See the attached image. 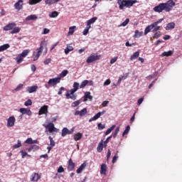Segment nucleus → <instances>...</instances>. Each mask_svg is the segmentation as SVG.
<instances>
[{
	"mask_svg": "<svg viewBox=\"0 0 182 182\" xmlns=\"http://www.w3.org/2000/svg\"><path fill=\"white\" fill-rule=\"evenodd\" d=\"M117 61V57H114V58H112L110 60V63L111 65H113V63H116Z\"/></svg>",
	"mask_w": 182,
	"mask_h": 182,
	"instance_id": "obj_63",
	"label": "nucleus"
},
{
	"mask_svg": "<svg viewBox=\"0 0 182 182\" xmlns=\"http://www.w3.org/2000/svg\"><path fill=\"white\" fill-rule=\"evenodd\" d=\"M82 137H83V134H82V133H80V132H78V133L74 134V140L75 141L80 140V139H82Z\"/></svg>",
	"mask_w": 182,
	"mask_h": 182,
	"instance_id": "obj_26",
	"label": "nucleus"
},
{
	"mask_svg": "<svg viewBox=\"0 0 182 182\" xmlns=\"http://www.w3.org/2000/svg\"><path fill=\"white\" fill-rule=\"evenodd\" d=\"M29 53V50H24L23 52L20 54L23 58H26L28 56V54Z\"/></svg>",
	"mask_w": 182,
	"mask_h": 182,
	"instance_id": "obj_44",
	"label": "nucleus"
},
{
	"mask_svg": "<svg viewBox=\"0 0 182 182\" xmlns=\"http://www.w3.org/2000/svg\"><path fill=\"white\" fill-rule=\"evenodd\" d=\"M80 105V100H77L75 101L74 102L72 103L71 106L72 107H77Z\"/></svg>",
	"mask_w": 182,
	"mask_h": 182,
	"instance_id": "obj_49",
	"label": "nucleus"
},
{
	"mask_svg": "<svg viewBox=\"0 0 182 182\" xmlns=\"http://www.w3.org/2000/svg\"><path fill=\"white\" fill-rule=\"evenodd\" d=\"M130 22L129 18H127L122 23L119 25V26H127V25Z\"/></svg>",
	"mask_w": 182,
	"mask_h": 182,
	"instance_id": "obj_53",
	"label": "nucleus"
},
{
	"mask_svg": "<svg viewBox=\"0 0 182 182\" xmlns=\"http://www.w3.org/2000/svg\"><path fill=\"white\" fill-rule=\"evenodd\" d=\"M66 99H72V100H76L77 95L75 94H69V92H67L66 95Z\"/></svg>",
	"mask_w": 182,
	"mask_h": 182,
	"instance_id": "obj_23",
	"label": "nucleus"
},
{
	"mask_svg": "<svg viewBox=\"0 0 182 182\" xmlns=\"http://www.w3.org/2000/svg\"><path fill=\"white\" fill-rule=\"evenodd\" d=\"M48 41H43L41 43L40 48L36 49V55L37 56H41L42 54V52L43 50V48H46V53L48 52Z\"/></svg>",
	"mask_w": 182,
	"mask_h": 182,
	"instance_id": "obj_3",
	"label": "nucleus"
},
{
	"mask_svg": "<svg viewBox=\"0 0 182 182\" xmlns=\"http://www.w3.org/2000/svg\"><path fill=\"white\" fill-rule=\"evenodd\" d=\"M85 168H86V163L82 164L79 167V168L77 169L76 171L77 174H80V173H82V171H83Z\"/></svg>",
	"mask_w": 182,
	"mask_h": 182,
	"instance_id": "obj_22",
	"label": "nucleus"
},
{
	"mask_svg": "<svg viewBox=\"0 0 182 182\" xmlns=\"http://www.w3.org/2000/svg\"><path fill=\"white\" fill-rule=\"evenodd\" d=\"M107 170V167L106 166V164H102L101 166V174H106Z\"/></svg>",
	"mask_w": 182,
	"mask_h": 182,
	"instance_id": "obj_35",
	"label": "nucleus"
},
{
	"mask_svg": "<svg viewBox=\"0 0 182 182\" xmlns=\"http://www.w3.org/2000/svg\"><path fill=\"white\" fill-rule=\"evenodd\" d=\"M141 36H143V32H140V31L136 30L134 38H140Z\"/></svg>",
	"mask_w": 182,
	"mask_h": 182,
	"instance_id": "obj_41",
	"label": "nucleus"
},
{
	"mask_svg": "<svg viewBox=\"0 0 182 182\" xmlns=\"http://www.w3.org/2000/svg\"><path fill=\"white\" fill-rule=\"evenodd\" d=\"M22 87H23V85L19 84V85L14 89V90H16V92H18V91H19L20 90H21Z\"/></svg>",
	"mask_w": 182,
	"mask_h": 182,
	"instance_id": "obj_58",
	"label": "nucleus"
},
{
	"mask_svg": "<svg viewBox=\"0 0 182 182\" xmlns=\"http://www.w3.org/2000/svg\"><path fill=\"white\" fill-rule=\"evenodd\" d=\"M15 60H16V63L19 65V63L23 61V57L21 54H18V55L15 58Z\"/></svg>",
	"mask_w": 182,
	"mask_h": 182,
	"instance_id": "obj_32",
	"label": "nucleus"
},
{
	"mask_svg": "<svg viewBox=\"0 0 182 182\" xmlns=\"http://www.w3.org/2000/svg\"><path fill=\"white\" fill-rule=\"evenodd\" d=\"M58 15H59V13H58V11H54L50 13L49 17L50 18H57V16H58Z\"/></svg>",
	"mask_w": 182,
	"mask_h": 182,
	"instance_id": "obj_37",
	"label": "nucleus"
},
{
	"mask_svg": "<svg viewBox=\"0 0 182 182\" xmlns=\"http://www.w3.org/2000/svg\"><path fill=\"white\" fill-rule=\"evenodd\" d=\"M15 25L16 24L14 23H9L6 26H4L3 29H4V31H11V30L14 29V27L15 26Z\"/></svg>",
	"mask_w": 182,
	"mask_h": 182,
	"instance_id": "obj_21",
	"label": "nucleus"
},
{
	"mask_svg": "<svg viewBox=\"0 0 182 182\" xmlns=\"http://www.w3.org/2000/svg\"><path fill=\"white\" fill-rule=\"evenodd\" d=\"M48 109H49V107L48 105H44L41 107L38 112V116H42V114H45L46 117H48Z\"/></svg>",
	"mask_w": 182,
	"mask_h": 182,
	"instance_id": "obj_6",
	"label": "nucleus"
},
{
	"mask_svg": "<svg viewBox=\"0 0 182 182\" xmlns=\"http://www.w3.org/2000/svg\"><path fill=\"white\" fill-rule=\"evenodd\" d=\"M10 47L11 46L8 43L2 45L0 46V52H4V50H6V49H9Z\"/></svg>",
	"mask_w": 182,
	"mask_h": 182,
	"instance_id": "obj_30",
	"label": "nucleus"
},
{
	"mask_svg": "<svg viewBox=\"0 0 182 182\" xmlns=\"http://www.w3.org/2000/svg\"><path fill=\"white\" fill-rule=\"evenodd\" d=\"M38 19V16L35 14L30 15L26 18V21H36Z\"/></svg>",
	"mask_w": 182,
	"mask_h": 182,
	"instance_id": "obj_29",
	"label": "nucleus"
},
{
	"mask_svg": "<svg viewBox=\"0 0 182 182\" xmlns=\"http://www.w3.org/2000/svg\"><path fill=\"white\" fill-rule=\"evenodd\" d=\"M111 82L112 81H110V79H108L104 82V86H109V85H110Z\"/></svg>",
	"mask_w": 182,
	"mask_h": 182,
	"instance_id": "obj_64",
	"label": "nucleus"
},
{
	"mask_svg": "<svg viewBox=\"0 0 182 182\" xmlns=\"http://www.w3.org/2000/svg\"><path fill=\"white\" fill-rule=\"evenodd\" d=\"M73 89L75 91L77 92V90H79V87H80V85H79V82H75L73 83Z\"/></svg>",
	"mask_w": 182,
	"mask_h": 182,
	"instance_id": "obj_36",
	"label": "nucleus"
},
{
	"mask_svg": "<svg viewBox=\"0 0 182 182\" xmlns=\"http://www.w3.org/2000/svg\"><path fill=\"white\" fill-rule=\"evenodd\" d=\"M140 53L139 51L135 52L132 55H131V60H134V59L137 58L139 56Z\"/></svg>",
	"mask_w": 182,
	"mask_h": 182,
	"instance_id": "obj_39",
	"label": "nucleus"
},
{
	"mask_svg": "<svg viewBox=\"0 0 182 182\" xmlns=\"http://www.w3.org/2000/svg\"><path fill=\"white\" fill-rule=\"evenodd\" d=\"M24 106H32V100L28 99L27 101L25 102Z\"/></svg>",
	"mask_w": 182,
	"mask_h": 182,
	"instance_id": "obj_52",
	"label": "nucleus"
},
{
	"mask_svg": "<svg viewBox=\"0 0 182 182\" xmlns=\"http://www.w3.org/2000/svg\"><path fill=\"white\" fill-rule=\"evenodd\" d=\"M72 50H73V47L70 45H67V48L65 49L64 52L65 55H68V53H69V52H72Z\"/></svg>",
	"mask_w": 182,
	"mask_h": 182,
	"instance_id": "obj_34",
	"label": "nucleus"
},
{
	"mask_svg": "<svg viewBox=\"0 0 182 182\" xmlns=\"http://www.w3.org/2000/svg\"><path fill=\"white\" fill-rule=\"evenodd\" d=\"M15 117H9L7 119V127H14V126H15Z\"/></svg>",
	"mask_w": 182,
	"mask_h": 182,
	"instance_id": "obj_10",
	"label": "nucleus"
},
{
	"mask_svg": "<svg viewBox=\"0 0 182 182\" xmlns=\"http://www.w3.org/2000/svg\"><path fill=\"white\" fill-rule=\"evenodd\" d=\"M36 150H39V146L37 145H31L28 149V151L31 152V151H36Z\"/></svg>",
	"mask_w": 182,
	"mask_h": 182,
	"instance_id": "obj_28",
	"label": "nucleus"
},
{
	"mask_svg": "<svg viewBox=\"0 0 182 182\" xmlns=\"http://www.w3.org/2000/svg\"><path fill=\"white\" fill-rule=\"evenodd\" d=\"M48 139L50 140V146H51V147H55V141L53 140V138L49 136Z\"/></svg>",
	"mask_w": 182,
	"mask_h": 182,
	"instance_id": "obj_51",
	"label": "nucleus"
},
{
	"mask_svg": "<svg viewBox=\"0 0 182 182\" xmlns=\"http://www.w3.org/2000/svg\"><path fill=\"white\" fill-rule=\"evenodd\" d=\"M20 153L21 154L22 159H25V157H26V156L28 157H31V155L28 154V152H26V151H21Z\"/></svg>",
	"mask_w": 182,
	"mask_h": 182,
	"instance_id": "obj_46",
	"label": "nucleus"
},
{
	"mask_svg": "<svg viewBox=\"0 0 182 182\" xmlns=\"http://www.w3.org/2000/svg\"><path fill=\"white\" fill-rule=\"evenodd\" d=\"M61 79L60 77L50 79L48 82V86H56L58 83H60Z\"/></svg>",
	"mask_w": 182,
	"mask_h": 182,
	"instance_id": "obj_5",
	"label": "nucleus"
},
{
	"mask_svg": "<svg viewBox=\"0 0 182 182\" xmlns=\"http://www.w3.org/2000/svg\"><path fill=\"white\" fill-rule=\"evenodd\" d=\"M105 113H106V111L103 110L102 112H99L98 113H97L93 117L90 118L89 119V122H95V120H97V119H99V117H100V116H103V114H105Z\"/></svg>",
	"mask_w": 182,
	"mask_h": 182,
	"instance_id": "obj_11",
	"label": "nucleus"
},
{
	"mask_svg": "<svg viewBox=\"0 0 182 182\" xmlns=\"http://www.w3.org/2000/svg\"><path fill=\"white\" fill-rule=\"evenodd\" d=\"M75 29H76V26H73L69 28V31L68 33V36H70L75 33Z\"/></svg>",
	"mask_w": 182,
	"mask_h": 182,
	"instance_id": "obj_31",
	"label": "nucleus"
},
{
	"mask_svg": "<svg viewBox=\"0 0 182 182\" xmlns=\"http://www.w3.org/2000/svg\"><path fill=\"white\" fill-rule=\"evenodd\" d=\"M176 28V23L171 22L166 24L165 27L166 31H171V29H174Z\"/></svg>",
	"mask_w": 182,
	"mask_h": 182,
	"instance_id": "obj_18",
	"label": "nucleus"
},
{
	"mask_svg": "<svg viewBox=\"0 0 182 182\" xmlns=\"http://www.w3.org/2000/svg\"><path fill=\"white\" fill-rule=\"evenodd\" d=\"M87 100H89L90 102H92V100H93V96L90 95V92H85L83 102H87Z\"/></svg>",
	"mask_w": 182,
	"mask_h": 182,
	"instance_id": "obj_14",
	"label": "nucleus"
},
{
	"mask_svg": "<svg viewBox=\"0 0 182 182\" xmlns=\"http://www.w3.org/2000/svg\"><path fill=\"white\" fill-rule=\"evenodd\" d=\"M43 126L46 129H48V132L50 133H53V132L56 131V127H55V124L53 123L49 122L48 124H43Z\"/></svg>",
	"mask_w": 182,
	"mask_h": 182,
	"instance_id": "obj_7",
	"label": "nucleus"
},
{
	"mask_svg": "<svg viewBox=\"0 0 182 182\" xmlns=\"http://www.w3.org/2000/svg\"><path fill=\"white\" fill-rule=\"evenodd\" d=\"M22 146V143L21 142V140H18L17 141V144H14L13 146V149H19V147H21Z\"/></svg>",
	"mask_w": 182,
	"mask_h": 182,
	"instance_id": "obj_43",
	"label": "nucleus"
},
{
	"mask_svg": "<svg viewBox=\"0 0 182 182\" xmlns=\"http://www.w3.org/2000/svg\"><path fill=\"white\" fill-rule=\"evenodd\" d=\"M97 150L98 153H102V151H103V140H101V141L99 143Z\"/></svg>",
	"mask_w": 182,
	"mask_h": 182,
	"instance_id": "obj_27",
	"label": "nucleus"
},
{
	"mask_svg": "<svg viewBox=\"0 0 182 182\" xmlns=\"http://www.w3.org/2000/svg\"><path fill=\"white\" fill-rule=\"evenodd\" d=\"M75 132V128H72L69 130L67 127H64L62 129L61 136L62 137H65V136H68V134H72Z\"/></svg>",
	"mask_w": 182,
	"mask_h": 182,
	"instance_id": "obj_8",
	"label": "nucleus"
},
{
	"mask_svg": "<svg viewBox=\"0 0 182 182\" xmlns=\"http://www.w3.org/2000/svg\"><path fill=\"white\" fill-rule=\"evenodd\" d=\"M36 90H38V85L30 86L26 89V92L28 93H35Z\"/></svg>",
	"mask_w": 182,
	"mask_h": 182,
	"instance_id": "obj_17",
	"label": "nucleus"
},
{
	"mask_svg": "<svg viewBox=\"0 0 182 182\" xmlns=\"http://www.w3.org/2000/svg\"><path fill=\"white\" fill-rule=\"evenodd\" d=\"M160 29V26H156L155 27H154L151 31L152 32H157V31H159Z\"/></svg>",
	"mask_w": 182,
	"mask_h": 182,
	"instance_id": "obj_61",
	"label": "nucleus"
},
{
	"mask_svg": "<svg viewBox=\"0 0 182 182\" xmlns=\"http://www.w3.org/2000/svg\"><path fill=\"white\" fill-rule=\"evenodd\" d=\"M14 8L17 11H21L22 8H23V0H18L17 2L14 4Z\"/></svg>",
	"mask_w": 182,
	"mask_h": 182,
	"instance_id": "obj_13",
	"label": "nucleus"
},
{
	"mask_svg": "<svg viewBox=\"0 0 182 182\" xmlns=\"http://www.w3.org/2000/svg\"><path fill=\"white\" fill-rule=\"evenodd\" d=\"M39 2H42V0H29V5H36V4H39Z\"/></svg>",
	"mask_w": 182,
	"mask_h": 182,
	"instance_id": "obj_38",
	"label": "nucleus"
},
{
	"mask_svg": "<svg viewBox=\"0 0 182 182\" xmlns=\"http://www.w3.org/2000/svg\"><path fill=\"white\" fill-rule=\"evenodd\" d=\"M41 178V176H39V173H33V175H31V181H38V180H39Z\"/></svg>",
	"mask_w": 182,
	"mask_h": 182,
	"instance_id": "obj_20",
	"label": "nucleus"
},
{
	"mask_svg": "<svg viewBox=\"0 0 182 182\" xmlns=\"http://www.w3.org/2000/svg\"><path fill=\"white\" fill-rule=\"evenodd\" d=\"M68 73H69V71H68V70H64L61 72V73L60 74V77H65Z\"/></svg>",
	"mask_w": 182,
	"mask_h": 182,
	"instance_id": "obj_47",
	"label": "nucleus"
},
{
	"mask_svg": "<svg viewBox=\"0 0 182 182\" xmlns=\"http://www.w3.org/2000/svg\"><path fill=\"white\" fill-rule=\"evenodd\" d=\"M157 76V72H155L153 75H149L148 78L149 79H154Z\"/></svg>",
	"mask_w": 182,
	"mask_h": 182,
	"instance_id": "obj_62",
	"label": "nucleus"
},
{
	"mask_svg": "<svg viewBox=\"0 0 182 182\" xmlns=\"http://www.w3.org/2000/svg\"><path fill=\"white\" fill-rule=\"evenodd\" d=\"M174 52L173 50H169L168 52H164L161 54V56H171Z\"/></svg>",
	"mask_w": 182,
	"mask_h": 182,
	"instance_id": "obj_40",
	"label": "nucleus"
},
{
	"mask_svg": "<svg viewBox=\"0 0 182 182\" xmlns=\"http://www.w3.org/2000/svg\"><path fill=\"white\" fill-rule=\"evenodd\" d=\"M119 8L121 10L125 8H132L134 4H137V0H117Z\"/></svg>",
	"mask_w": 182,
	"mask_h": 182,
	"instance_id": "obj_2",
	"label": "nucleus"
},
{
	"mask_svg": "<svg viewBox=\"0 0 182 182\" xmlns=\"http://www.w3.org/2000/svg\"><path fill=\"white\" fill-rule=\"evenodd\" d=\"M114 127H116V125H112L109 129H108L105 132V135L107 136V134H110V133H112L114 129Z\"/></svg>",
	"mask_w": 182,
	"mask_h": 182,
	"instance_id": "obj_42",
	"label": "nucleus"
},
{
	"mask_svg": "<svg viewBox=\"0 0 182 182\" xmlns=\"http://www.w3.org/2000/svg\"><path fill=\"white\" fill-rule=\"evenodd\" d=\"M87 114V109L84 108L80 111L76 110L74 113V115L75 116H80V117H83V116H86Z\"/></svg>",
	"mask_w": 182,
	"mask_h": 182,
	"instance_id": "obj_9",
	"label": "nucleus"
},
{
	"mask_svg": "<svg viewBox=\"0 0 182 182\" xmlns=\"http://www.w3.org/2000/svg\"><path fill=\"white\" fill-rule=\"evenodd\" d=\"M58 173H65V168H63V166H60L58 169Z\"/></svg>",
	"mask_w": 182,
	"mask_h": 182,
	"instance_id": "obj_59",
	"label": "nucleus"
},
{
	"mask_svg": "<svg viewBox=\"0 0 182 182\" xmlns=\"http://www.w3.org/2000/svg\"><path fill=\"white\" fill-rule=\"evenodd\" d=\"M90 28H92V26H87V27L84 29V31L82 32V35L86 36V35H87V33H89V29H90Z\"/></svg>",
	"mask_w": 182,
	"mask_h": 182,
	"instance_id": "obj_45",
	"label": "nucleus"
},
{
	"mask_svg": "<svg viewBox=\"0 0 182 182\" xmlns=\"http://www.w3.org/2000/svg\"><path fill=\"white\" fill-rule=\"evenodd\" d=\"M20 31H21V28H19V27H16V28H14L11 31V33H12V34H14V33H18V32H20Z\"/></svg>",
	"mask_w": 182,
	"mask_h": 182,
	"instance_id": "obj_48",
	"label": "nucleus"
},
{
	"mask_svg": "<svg viewBox=\"0 0 182 182\" xmlns=\"http://www.w3.org/2000/svg\"><path fill=\"white\" fill-rule=\"evenodd\" d=\"M96 21H97V17H92L87 21V26H91V25L95 23Z\"/></svg>",
	"mask_w": 182,
	"mask_h": 182,
	"instance_id": "obj_24",
	"label": "nucleus"
},
{
	"mask_svg": "<svg viewBox=\"0 0 182 182\" xmlns=\"http://www.w3.org/2000/svg\"><path fill=\"white\" fill-rule=\"evenodd\" d=\"M162 21H164V18H161V19L158 20L157 21L153 23L152 24L146 26L144 30V35H147V33H149L150 32V31H151V29H153V28H155V26H157V25H159V23H161Z\"/></svg>",
	"mask_w": 182,
	"mask_h": 182,
	"instance_id": "obj_4",
	"label": "nucleus"
},
{
	"mask_svg": "<svg viewBox=\"0 0 182 182\" xmlns=\"http://www.w3.org/2000/svg\"><path fill=\"white\" fill-rule=\"evenodd\" d=\"M112 139V136H108L106 140L104 141V146L106 147L107 146V144L109 143V141Z\"/></svg>",
	"mask_w": 182,
	"mask_h": 182,
	"instance_id": "obj_56",
	"label": "nucleus"
},
{
	"mask_svg": "<svg viewBox=\"0 0 182 182\" xmlns=\"http://www.w3.org/2000/svg\"><path fill=\"white\" fill-rule=\"evenodd\" d=\"M130 131V126H127L125 129V130L124 131V132L122 133V135L124 136L125 134H127V133H129V132Z\"/></svg>",
	"mask_w": 182,
	"mask_h": 182,
	"instance_id": "obj_54",
	"label": "nucleus"
},
{
	"mask_svg": "<svg viewBox=\"0 0 182 182\" xmlns=\"http://www.w3.org/2000/svg\"><path fill=\"white\" fill-rule=\"evenodd\" d=\"M98 129L99 130H103L106 127V125L102 124V123L98 124Z\"/></svg>",
	"mask_w": 182,
	"mask_h": 182,
	"instance_id": "obj_57",
	"label": "nucleus"
},
{
	"mask_svg": "<svg viewBox=\"0 0 182 182\" xmlns=\"http://www.w3.org/2000/svg\"><path fill=\"white\" fill-rule=\"evenodd\" d=\"M161 36V32L158 31L156 33H154L153 38L154 39H158V38H160Z\"/></svg>",
	"mask_w": 182,
	"mask_h": 182,
	"instance_id": "obj_50",
	"label": "nucleus"
},
{
	"mask_svg": "<svg viewBox=\"0 0 182 182\" xmlns=\"http://www.w3.org/2000/svg\"><path fill=\"white\" fill-rule=\"evenodd\" d=\"M100 58L99 55H91L87 58V63H92V62H95V60H99Z\"/></svg>",
	"mask_w": 182,
	"mask_h": 182,
	"instance_id": "obj_12",
	"label": "nucleus"
},
{
	"mask_svg": "<svg viewBox=\"0 0 182 182\" xmlns=\"http://www.w3.org/2000/svg\"><path fill=\"white\" fill-rule=\"evenodd\" d=\"M119 132H120V128L119 127H117L114 134H113V137L114 139L116 138V136H117V133H119Z\"/></svg>",
	"mask_w": 182,
	"mask_h": 182,
	"instance_id": "obj_55",
	"label": "nucleus"
},
{
	"mask_svg": "<svg viewBox=\"0 0 182 182\" xmlns=\"http://www.w3.org/2000/svg\"><path fill=\"white\" fill-rule=\"evenodd\" d=\"M87 85H89V80H83L80 85V89H83V87H86Z\"/></svg>",
	"mask_w": 182,
	"mask_h": 182,
	"instance_id": "obj_33",
	"label": "nucleus"
},
{
	"mask_svg": "<svg viewBox=\"0 0 182 182\" xmlns=\"http://www.w3.org/2000/svg\"><path fill=\"white\" fill-rule=\"evenodd\" d=\"M20 113L23 114H27L28 116H32V111L31 109H28V108H20Z\"/></svg>",
	"mask_w": 182,
	"mask_h": 182,
	"instance_id": "obj_15",
	"label": "nucleus"
},
{
	"mask_svg": "<svg viewBox=\"0 0 182 182\" xmlns=\"http://www.w3.org/2000/svg\"><path fill=\"white\" fill-rule=\"evenodd\" d=\"M25 143H26V144H38V143H39V141L37 139L33 140V139H32V138H28L25 141Z\"/></svg>",
	"mask_w": 182,
	"mask_h": 182,
	"instance_id": "obj_19",
	"label": "nucleus"
},
{
	"mask_svg": "<svg viewBox=\"0 0 182 182\" xmlns=\"http://www.w3.org/2000/svg\"><path fill=\"white\" fill-rule=\"evenodd\" d=\"M75 163L72 160V159H70L68 161V171H73L75 170Z\"/></svg>",
	"mask_w": 182,
	"mask_h": 182,
	"instance_id": "obj_16",
	"label": "nucleus"
},
{
	"mask_svg": "<svg viewBox=\"0 0 182 182\" xmlns=\"http://www.w3.org/2000/svg\"><path fill=\"white\" fill-rule=\"evenodd\" d=\"M50 31L48 28H44L42 35H48Z\"/></svg>",
	"mask_w": 182,
	"mask_h": 182,
	"instance_id": "obj_60",
	"label": "nucleus"
},
{
	"mask_svg": "<svg viewBox=\"0 0 182 182\" xmlns=\"http://www.w3.org/2000/svg\"><path fill=\"white\" fill-rule=\"evenodd\" d=\"M176 6V2L173 0H168L166 3H161L158 6L154 8V12H158V14H161L163 11L165 12H170L173 9V7Z\"/></svg>",
	"mask_w": 182,
	"mask_h": 182,
	"instance_id": "obj_1",
	"label": "nucleus"
},
{
	"mask_svg": "<svg viewBox=\"0 0 182 182\" xmlns=\"http://www.w3.org/2000/svg\"><path fill=\"white\" fill-rule=\"evenodd\" d=\"M57 2H60V0H46V5H53L54 4H57Z\"/></svg>",
	"mask_w": 182,
	"mask_h": 182,
	"instance_id": "obj_25",
	"label": "nucleus"
}]
</instances>
